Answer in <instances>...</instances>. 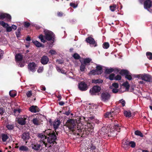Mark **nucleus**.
I'll list each match as a JSON object with an SVG mask.
<instances>
[{
    "label": "nucleus",
    "instance_id": "20",
    "mask_svg": "<svg viewBox=\"0 0 152 152\" xmlns=\"http://www.w3.org/2000/svg\"><path fill=\"white\" fill-rule=\"evenodd\" d=\"M38 136L39 138H40L41 139V141H40V142L42 141L43 142L44 144L45 145V146L47 147V144L43 141L45 139L47 138V137L45 135L42 134H39Z\"/></svg>",
    "mask_w": 152,
    "mask_h": 152
},
{
    "label": "nucleus",
    "instance_id": "39",
    "mask_svg": "<svg viewBox=\"0 0 152 152\" xmlns=\"http://www.w3.org/2000/svg\"><path fill=\"white\" fill-rule=\"evenodd\" d=\"M135 134L141 137H143V136L142 134L138 130H137L135 132Z\"/></svg>",
    "mask_w": 152,
    "mask_h": 152
},
{
    "label": "nucleus",
    "instance_id": "12",
    "mask_svg": "<svg viewBox=\"0 0 152 152\" xmlns=\"http://www.w3.org/2000/svg\"><path fill=\"white\" fill-rule=\"evenodd\" d=\"M5 18H7V21H10L11 20V17L9 14L7 13L0 14V19L3 20Z\"/></svg>",
    "mask_w": 152,
    "mask_h": 152
},
{
    "label": "nucleus",
    "instance_id": "37",
    "mask_svg": "<svg viewBox=\"0 0 152 152\" xmlns=\"http://www.w3.org/2000/svg\"><path fill=\"white\" fill-rule=\"evenodd\" d=\"M8 138V136L7 134H4L2 135V139L3 142L6 141Z\"/></svg>",
    "mask_w": 152,
    "mask_h": 152
},
{
    "label": "nucleus",
    "instance_id": "4",
    "mask_svg": "<svg viewBox=\"0 0 152 152\" xmlns=\"http://www.w3.org/2000/svg\"><path fill=\"white\" fill-rule=\"evenodd\" d=\"M77 123L72 119L68 120L67 122V126L71 131L74 132L76 128Z\"/></svg>",
    "mask_w": 152,
    "mask_h": 152
},
{
    "label": "nucleus",
    "instance_id": "42",
    "mask_svg": "<svg viewBox=\"0 0 152 152\" xmlns=\"http://www.w3.org/2000/svg\"><path fill=\"white\" fill-rule=\"evenodd\" d=\"M79 1H77L76 2V5H75L74 3H71L70 4V5L71 7H73L74 8H75L77 7L78 4L79 3Z\"/></svg>",
    "mask_w": 152,
    "mask_h": 152
},
{
    "label": "nucleus",
    "instance_id": "51",
    "mask_svg": "<svg viewBox=\"0 0 152 152\" xmlns=\"http://www.w3.org/2000/svg\"><path fill=\"white\" fill-rule=\"evenodd\" d=\"M30 25V23L27 22H25L24 23V25L25 27L28 28Z\"/></svg>",
    "mask_w": 152,
    "mask_h": 152
},
{
    "label": "nucleus",
    "instance_id": "60",
    "mask_svg": "<svg viewBox=\"0 0 152 152\" xmlns=\"http://www.w3.org/2000/svg\"><path fill=\"white\" fill-rule=\"evenodd\" d=\"M32 92L31 90L27 91L26 93V95H32Z\"/></svg>",
    "mask_w": 152,
    "mask_h": 152
},
{
    "label": "nucleus",
    "instance_id": "32",
    "mask_svg": "<svg viewBox=\"0 0 152 152\" xmlns=\"http://www.w3.org/2000/svg\"><path fill=\"white\" fill-rule=\"evenodd\" d=\"M19 149L21 151H27L28 148L26 146L22 145L19 147Z\"/></svg>",
    "mask_w": 152,
    "mask_h": 152
},
{
    "label": "nucleus",
    "instance_id": "24",
    "mask_svg": "<svg viewBox=\"0 0 152 152\" xmlns=\"http://www.w3.org/2000/svg\"><path fill=\"white\" fill-rule=\"evenodd\" d=\"M110 98V96H101V98L102 101L104 102L107 101Z\"/></svg>",
    "mask_w": 152,
    "mask_h": 152
},
{
    "label": "nucleus",
    "instance_id": "63",
    "mask_svg": "<svg viewBox=\"0 0 152 152\" xmlns=\"http://www.w3.org/2000/svg\"><path fill=\"white\" fill-rule=\"evenodd\" d=\"M119 70L118 69L116 68L114 69V70L113 71L114 72L116 73L118 72H119Z\"/></svg>",
    "mask_w": 152,
    "mask_h": 152
},
{
    "label": "nucleus",
    "instance_id": "47",
    "mask_svg": "<svg viewBox=\"0 0 152 152\" xmlns=\"http://www.w3.org/2000/svg\"><path fill=\"white\" fill-rule=\"evenodd\" d=\"M130 145L132 148H134L135 146V143L133 141H131L129 142V146Z\"/></svg>",
    "mask_w": 152,
    "mask_h": 152
},
{
    "label": "nucleus",
    "instance_id": "46",
    "mask_svg": "<svg viewBox=\"0 0 152 152\" xmlns=\"http://www.w3.org/2000/svg\"><path fill=\"white\" fill-rule=\"evenodd\" d=\"M121 75H117L116 76H115L114 80H119L121 79Z\"/></svg>",
    "mask_w": 152,
    "mask_h": 152
},
{
    "label": "nucleus",
    "instance_id": "18",
    "mask_svg": "<svg viewBox=\"0 0 152 152\" xmlns=\"http://www.w3.org/2000/svg\"><path fill=\"white\" fill-rule=\"evenodd\" d=\"M60 123L61 122L59 120H56L54 121L53 126L55 129L56 132V130L58 128Z\"/></svg>",
    "mask_w": 152,
    "mask_h": 152
},
{
    "label": "nucleus",
    "instance_id": "43",
    "mask_svg": "<svg viewBox=\"0 0 152 152\" xmlns=\"http://www.w3.org/2000/svg\"><path fill=\"white\" fill-rule=\"evenodd\" d=\"M73 57L75 59H79L80 57V56L77 53H74Z\"/></svg>",
    "mask_w": 152,
    "mask_h": 152
},
{
    "label": "nucleus",
    "instance_id": "41",
    "mask_svg": "<svg viewBox=\"0 0 152 152\" xmlns=\"http://www.w3.org/2000/svg\"><path fill=\"white\" fill-rule=\"evenodd\" d=\"M86 65L83 64H81V66L80 67V69L81 72H83L86 69Z\"/></svg>",
    "mask_w": 152,
    "mask_h": 152
},
{
    "label": "nucleus",
    "instance_id": "21",
    "mask_svg": "<svg viewBox=\"0 0 152 152\" xmlns=\"http://www.w3.org/2000/svg\"><path fill=\"white\" fill-rule=\"evenodd\" d=\"M29 109L31 112L36 113L39 111V109L36 106H32L29 107Z\"/></svg>",
    "mask_w": 152,
    "mask_h": 152
},
{
    "label": "nucleus",
    "instance_id": "13",
    "mask_svg": "<svg viewBox=\"0 0 152 152\" xmlns=\"http://www.w3.org/2000/svg\"><path fill=\"white\" fill-rule=\"evenodd\" d=\"M37 67V64L33 62L30 63L28 65V69L32 72L36 71Z\"/></svg>",
    "mask_w": 152,
    "mask_h": 152
},
{
    "label": "nucleus",
    "instance_id": "2",
    "mask_svg": "<svg viewBox=\"0 0 152 152\" xmlns=\"http://www.w3.org/2000/svg\"><path fill=\"white\" fill-rule=\"evenodd\" d=\"M48 131V134L47 133V135H48L49 137H48L47 138V142L48 143L51 144H54V143H56V140L57 139V137L56 136L55 134V132H53L52 133H50V132H51L50 130L48 129L47 130V131Z\"/></svg>",
    "mask_w": 152,
    "mask_h": 152
},
{
    "label": "nucleus",
    "instance_id": "5",
    "mask_svg": "<svg viewBox=\"0 0 152 152\" xmlns=\"http://www.w3.org/2000/svg\"><path fill=\"white\" fill-rule=\"evenodd\" d=\"M119 74L123 76H125V78L129 80H131L132 79L131 74L128 70L122 69Z\"/></svg>",
    "mask_w": 152,
    "mask_h": 152
},
{
    "label": "nucleus",
    "instance_id": "28",
    "mask_svg": "<svg viewBox=\"0 0 152 152\" xmlns=\"http://www.w3.org/2000/svg\"><path fill=\"white\" fill-rule=\"evenodd\" d=\"M33 42L37 47H40L42 46V44L37 41H33Z\"/></svg>",
    "mask_w": 152,
    "mask_h": 152
},
{
    "label": "nucleus",
    "instance_id": "22",
    "mask_svg": "<svg viewBox=\"0 0 152 152\" xmlns=\"http://www.w3.org/2000/svg\"><path fill=\"white\" fill-rule=\"evenodd\" d=\"M23 58V56L20 53L17 54L15 56V59L17 61H21Z\"/></svg>",
    "mask_w": 152,
    "mask_h": 152
},
{
    "label": "nucleus",
    "instance_id": "23",
    "mask_svg": "<svg viewBox=\"0 0 152 152\" xmlns=\"http://www.w3.org/2000/svg\"><path fill=\"white\" fill-rule=\"evenodd\" d=\"M91 59L89 58H87L84 59L83 64L86 65H89L91 61Z\"/></svg>",
    "mask_w": 152,
    "mask_h": 152
},
{
    "label": "nucleus",
    "instance_id": "25",
    "mask_svg": "<svg viewBox=\"0 0 152 152\" xmlns=\"http://www.w3.org/2000/svg\"><path fill=\"white\" fill-rule=\"evenodd\" d=\"M122 146L125 148H126L129 147V142L127 141H124L122 142Z\"/></svg>",
    "mask_w": 152,
    "mask_h": 152
},
{
    "label": "nucleus",
    "instance_id": "62",
    "mask_svg": "<svg viewBox=\"0 0 152 152\" xmlns=\"http://www.w3.org/2000/svg\"><path fill=\"white\" fill-rule=\"evenodd\" d=\"M112 91L113 93H116L118 92V89H116V88H114V89H113Z\"/></svg>",
    "mask_w": 152,
    "mask_h": 152
},
{
    "label": "nucleus",
    "instance_id": "16",
    "mask_svg": "<svg viewBox=\"0 0 152 152\" xmlns=\"http://www.w3.org/2000/svg\"><path fill=\"white\" fill-rule=\"evenodd\" d=\"M31 145L32 149L35 151H38L39 150L41 146V145L38 144L37 143H34L31 144Z\"/></svg>",
    "mask_w": 152,
    "mask_h": 152
},
{
    "label": "nucleus",
    "instance_id": "57",
    "mask_svg": "<svg viewBox=\"0 0 152 152\" xmlns=\"http://www.w3.org/2000/svg\"><path fill=\"white\" fill-rule=\"evenodd\" d=\"M119 102L121 103V104H122V105L123 107L125 105V102L124 100H123V99H121V100H120Z\"/></svg>",
    "mask_w": 152,
    "mask_h": 152
},
{
    "label": "nucleus",
    "instance_id": "7",
    "mask_svg": "<svg viewBox=\"0 0 152 152\" xmlns=\"http://www.w3.org/2000/svg\"><path fill=\"white\" fill-rule=\"evenodd\" d=\"M85 41L87 43H89L90 45H92L95 47L97 46V42L92 37H89L86 38Z\"/></svg>",
    "mask_w": 152,
    "mask_h": 152
},
{
    "label": "nucleus",
    "instance_id": "10",
    "mask_svg": "<svg viewBox=\"0 0 152 152\" xmlns=\"http://www.w3.org/2000/svg\"><path fill=\"white\" fill-rule=\"evenodd\" d=\"M144 8L147 10L148 11L150 12V9L152 5V1L151 0H146L144 2Z\"/></svg>",
    "mask_w": 152,
    "mask_h": 152
},
{
    "label": "nucleus",
    "instance_id": "33",
    "mask_svg": "<svg viewBox=\"0 0 152 152\" xmlns=\"http://www.w3.org/2000/svg\"><path fill=\"white\" fill-rule=\"evenodd\" d=\"M146 55L149 60H152V53H151L148 52L146 53Z\"/></svg>",
    "mask_w": 152,
    "mask_h": 152
},
{
    "label": "nucleus",
    "instance_id": "19",
    "mask_svg": "<svg viewBox=\"0 0 152 152\" xmlns=\"http://www.w3.org/2000/svg\"><path fill=\"white\" fill-rule=\"evenodd\" d=\"M114 115L115 113L113 111L106 112L104 115L105 118H111Z\"/></svg>",
    "mask_w": 152,
    "mask_h": 152
},
{
    "label": "nucleus",
    "instance_id": "53",
    "mask_svg": "<svg viewBox=\"0 0 152 152\" xmlns=\"http://www.w3.org/2000/svg\"><path fill=\"white\" fill-rule=\"evenodd\" d=\"M49 53L51 55H55L56 53L55 50L51 49L49 51Z\"/></svg>",
    "mask_w": 152,
    "mask_h": 152
},
{
    "label": "nucleus",
    "instance_id": "34",
    "mask_svg": "<svg viewBox=\"0 0 152 152\" xmlns=\"http://www.w3.org/2000/svg\"><path fill=\"white\" fill-rule=\"evenodd\" d=\"M116 7L117 5L115 4H113V5H110V10L114 12L116 10Z\"/></svg>",
    "mask_w": 152,
    "mask_h": 152
},
{
    "label": "nucleus",
    "instance_id": "61",
    "mask_svg": "<svg viewBox=\"0 0 152 152\" xmlns=\"http://www.w3.org/2000/svg\"><path fill=\"white\" fill-rule=\"evenodd\" d=\"M11 27L12 28V29H13L14 30H15L17 28V26L14 25H12Z\"/></svg>",
    "mask_w": 152,
    "mask_h": 152
},
{
    "label": "nucleus",
    "instance_id": "31",
    "mask_svg": "<svg viewBox=\"0 0 152 152\" xmlns=\"http://www.w3.org/2000/svg\"><path fill=\"white\" fill-rule=\"evenodd\" d=\"M96 147L92 144L90 145L87 148V149L88 150L90 149V150H91L92 151H93L94 150L96 149Z\"/></svg>",
    "mask_w": 152,
    "mask_h": 152
},
{
    "label": "nucleus",
    "instance_id": "44",
    "mask_svg": "<svg viewBox=\"0 0 152 152\" xmlns=\"http://www.w3.org/2000/svg\"><path fill=\"white\" fill-rule=\"evenodd\" d=\"M96 70L95 69H93L90 71L89 73L88 74L89 75H95L96 74Z\"/></svg>",
    "mask_w": 152,
    "mask_h": 152
},
{
    "label": "nucleus",
    "instance_id": "58",
    "mask_svg": "<svg viewBox=\"0 0 152 152\" xmlns=\"http://www.w3.org/2000/svg\"><path fill=\"white\" fill-rule=\"evenodd\" d=\"M20 109H15L14 110V113H17V112H18L19 113H20Z\"/></svg>",
    "mask_w": 152,
    "mask_h": 152
},
{
    "label": "nucleus",
    "instance_id": "30",
    "mask_svg": "<svg viewBox=\"0 0 152 152\" xmlns=\"http://www.w3.org/2000/svg\"><path fill=\"white\" fill-rule=\"evenodd\" d=\"M114 70V69L113 68L110 69H105V72L107 74H110L112 73Z\"/></svg>",
    "mask_w": 152,
    "mask_h": 152
},
{
    "label": "nucleus",
    "instance_id": "15",
    "mask_svg": "<svg viewBox=\"0 0 152 152\" xmlns=\"http://www.w3.org/2000/svg\"><path fill=\"white\" fill-rule=\"evenodd\" d=\"M40 118L38 117H36V118H34L32 120L33 123L36 125H40L42 121Z\"/></svg>",
    "mask_w": 152,
    "mask_h": 152
},
{
    "label": "nucleus",
    "instance_id": "3",
    "mask_svg": "<svg viewBox=\"0 0 152 152\" xmlns=\"http://www.w3.org/2000/svg\"><path fill=\"white\" fill-rule=\"evenodd\" d=\"M136 77L149 82H152V77L148 74H140L137 75Z\"/></svg>",
    "mask_w": 152,
    "mask_h": 152
},
{
    "label": "nucleus",
    "instance_id": "54",
    "mask_svg": "<svg viewBox=\"0 0 152 152\" xmlns=\"http://www.w3.org/2000/svg\"><path fill=\"white\" fill-rule=\"evenodd\" d=\"M112 86L115 88H117L118 87V84L117 83H113Z\"/></svg>",
    "mask_w": 152,
    "mask_h": 152
},
{
    "label": "nucleus",
    "instance_id": "52",
    "mask_svg": "<svg viewBox=\"0 0 152 152\" xmlns=\"http://www.w3.org/2000/svg\"><path fill=\"white\" fill-rule=\"evenodd\" d=\"M64 15V13L61 12H58L57 13V16L59 17H61Z\"/></svg>",
    "mask_w": 152,
    "mask_h": 152
},
{
    "label": "nucleus",
    "instance_id": "40",
    "mask_svg": "<svg viewBox=\"0 0 152 152\" xmlns=\"http://www.w3.org/2000/svg\"><path fill=\"white\" fill-rule=\"evenodd\" d=\"M109 44L107 42H105L103 44V47L106 49H107L109 47Z\"/></svg>",
    "mask_w": 152,
    "mask_h": 152
},
{
    "label": "nucleus",
    "instance_id": "64",
    "mask_svg": "<svg viewBox=\"0 0 152 152\" xmlns=\"http://www.w3.org/2000/svg\"><path fill=\"white\" fill-rule=\"evenodd\" d=\"M31 40V38L29 36L27 37L26 39V40L27 41H30Z\"/></svg>",
    "mask_w": 152,
    "mask_h": 152
},
{
    "label": "nucleus",
    "instance_id": "29",
    "mask_svg": "<svg viewBox=\"0 0 152 152\" xmlns=\"http://www.w3.org/2000/svg\"><path fill=\"white\" fill-rule=\"evenodd\" d=\"M122 85L124 87H125L126 88V89L127 90V91L128 90L130 86H129V83H128V82L127 81H126V82L124 83H123Z\"/></svg>",
    "mask_w": 152,
    "mask_h": 152
},
{
    "label": "nucleus",
    "instance_id": "35",
    "mask_svg": "<svg viewBox=\"0 0 152 152\" xmlns=\"http://www.w3.org/2000/svg\"><path fill=\"white\" fill-rule=\"evenodd\" d=\"M115 74L114 73H112L110 74L109 77H106V78L110 80H113L114 79Z\"/></svg>",
    "mask_w": 152,
    "mask_h": 152
},
{
    "label": "nucleus",
    "instance_id": "59",
    "mask_svg": "<svg viewBox=\"0 0 152 152\" xmlns=\"http://www.w3.org/2000/svg\"><path fill=\"white\" fill-rule=\"evenodd\" d=\"M56 69L59 72H61L62 69L59 67L57 66L56 67Z\"/></svg>",
    "mask_w": 152,
    "mask_h": 152
},
{
    "label": "nucleus",
    "instance_id": "48",
    "mask_svg": "<svg viewBox=\"0 0 152 152\" xmlns=\"http://www.w3.org/2000/svg\"><path fill=\"white\" fill-rule=\"evenodd\" d=\"M20 28H18L17 31L16 32V34L18 37H20Z\"/></svg>",
    "mask_w": 152,
    "mask_h": 152
},
{
    "label": "nucleus",
    "instance_id": "27",
    "mask_svg": "<svg viewBox=\"0 0 152 152\" xmlns=\"http://www.w3.org/2000/svg\"><path fill=\"white\" fill-rule=\"evenodd\" d=\"M102 66L100 65H97L96 66V71H99L100 72V74H101L102 73Z\"/></svg>",
    "mask_w": 152,
    "mask_h": 152
},
{
    "label": "nucleus",
    "instance_id": "50",
    "mask_svg": "<svg viewBox=\"0 0 152 152\" xmlns=\"http://www.w3.org/2000/svg\"><path fill=\"white\" fill-rule=\"evenodd\" d=\"M114 128L116 129V131L119 132V130L120 129V127L118 125H115Z\"/></svg>",
    "mask_w": 152,
    "mask_h": 152
},
{
    "label": "nucleus",
    "instance_id": "17",
    "mask_svg": "<svg viewBox=\"0 0 152 152\" xmlns=\"http://www.w3.org/2000/svg\"><path fill=\"white\" fill-rule=\"evenodd\" d=\"M30 134L28 132H26L23 133L22 138L24 140H28L30 137Z\"/></svg>",
    "mask_w": 152,
    "mask_h": 152
},
{
    "label": "nucleus",
    "instance_id": "49",
    "mask_svg": "<svg viewBox=\"0 0 152 152\" xmlns=\"http://www.w3.org/2000/svg\"><path fill=\"white\" fill-rule=\"evenodd\" d=\"M4 54V51L0 49V60L3 58Z\"/></svg>",
    "mask_w": 152,
    "mask_h": 152
},
{
    "label": "nucleus",
    "instance_id": "8",
    "mask_svg": "<svg viewBox=\"0 0 152 152\" xmlns=\"http://www.w3.org/2000/svg\"><path fill=\"white\" fill-rule=\"evenodd\" d=\"M78 87L81 91H86L88 88L87 84L84 81H81L78 84Z\"/></svg>",
    "mask_w": 152,
    "mask_h": 152
},
{
    "label": "nucleus",
    "instance_id": "9",
    "mask_svg": "<svg viewBox=\"0 0 152 152\" xmlns=\"http://www.w3.org/2000/svg\"><path fill=\"white\" fill-rule=\"evenodd\" d=\"M101 90V87L98 86H94L90 90V92L91 94H94L95 93L100 92Z\"/></svg>",
    "mask_w": 152,
    "mask_h": 152
},
{
    "label": "nucleus",
    "instance_id": "56",
    "mask_svg": "<svg viewBox=\"0 0 152 152\" xmlns=\"http://www.w3.org/2000/svg\"><path fill=\"white\" fill-rule=\"evenodd\" d=\"M4 112L5 110H4L3 108H0V114L1 115H2Z\"/></svg>",
    "mask_w": 152,
    "mask_h": 152
},
{
    "label": "nucleus",
    "instance_id": "6",
    "mask_svg": "<svg viewBox=\"0 0 152 152\" xmlns=\"http://www.w3.org/2000/svg\"><path fill=\"white\" fill-rule=\"evenodd\" d=\"M28 117L25 115H23L20 118H18L17 119L18 123L21 125H24L26 124V120Z\"/></svg>",
    "mask_w": 152,
    "mask_h": 152
},
{
    "label": "nucleus",
    "instance_id": "45",
    "mask_svg": "<svg viewBox=\"0 0 152 152\" xmlns=\"http://www.w3.org/2000/svg\"><path fill=\"white\" fill-rule=\"evenodd\" d=\"M9 95H17L16 91L14 90L10 91L9 92Z\"/></svg>",
    "mask_w": 152,
    "mask_h": 152
},
{
    "label": "nucleus",
    "instance_id": "55",
    "mask_svg": "<svg viewBox=\"0 0 152 152\" xmlns=\"http://www.w3.org/2000/svg\"><path fill=\"white\" fill-rule=\"evenodd\" d=\"M43 68L42 67H40L38 69L37 71L38 73L41 72H42Z\"/></svg>",
    "mask_w": 152,
    "mask_h": 152
},
{
    "label": "nucleus",
    "instance_id": "14",
    "mask_svg": "<svg viewBox=\"0 0 152 152\" xmlns=\"http://www.w3.org/2000/svg\"><path fill=\"white\" fill-rule=\"evenodd\" d=\"M49 61V59L47 56H43L41 59V63L43 65L47 64Z\"/></svg>",
    "mask_w": 152,
    "mask_h": 152
},
{
    "label": "nucleus",
    "instance_id": "26",
    "mask_svg": "<svg viewBox=\"0 0 152 152\" xmlns=\"http://www.w3.org/2000/svg\"><path fill=\"white\" fill-rule=\"evenodd\" d=\"M92 82L95 84L102 83L103 82V80L100 79H99L96 80H92Z\"/></svg>",
    "mask_w": 152,
    "mask_h": 152
},
{
    "label": "nucleus",
    "instance_id": "38",
    "mask_svg": "<svg viewBox=\"0 0 152 152\" xmlns=\"http://www.w3.org/2000/svg\"><path fill=\"white\" fill-rule=\"evenodd\" d=\"M6 127L8 130H11L14 129V126L13 124H8L7 125Z\"/></svg>",
    "mask_w": 152,
    "mask_h": 152
},
{
    "label": "nucleus",
    "instance_id": "36",
    "mask_svg": "<svg viewBox=\"0 0 152 152\" xmlns=\"http://www.w3.org/2000/svg\"><path fill=\"white\" fill-rule=\"evenodd\" d=\"M124 114L126 117H130L131 116V113L130 111H124Z\"/></svg>",
    "mask_w": 152,
    "mask_h": 152
},
{
    "label": "nucleus",
    "instance_id": "11",
    "mask_svg": "<svg viewBox=\"0 0 152 152\" xmlns=\"http://www.w3.org/2000/svg\"><path fill=\"white\" fill-rule=\"evenodd\" d=\"M0 24L3 27L6 28V31L7 32H10L12 31V28L11 26H9V25L5 23L4 21H0Z\"/></svg>",
    "mask_w": 152,
    "mask_h": 152
},
{
    "label": "nucleus",
    "instance_id": "1",
    "mask_svg": "<svg viewBox=\"0 0 152 152\" xmlns=\"http://www.w3.org/2000/svg\"><path fill=\"white\" fill-rule=\"evenodd\" d=\"M44 32L45 36L42 34H41L38 37L41 42L43 43H45L46 42L45 40L44 39V38H45V39L48 41L52 40L53 43L54 42L55 36L53 32L51 31H46L45 30H44Z\"/></svg>",
    "mask_w": 152,
    "mask_h": 152
}]
</instances>
